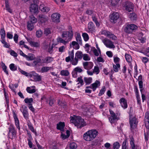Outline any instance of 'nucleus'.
Here are the masks:
<instances>
[{"instance_id": "nucleus-1", "label": "nucleus", "mask_w": 149, "mask_h": 149, "mask_svg": "<svg viewBox=\"0 0 149 149\" xmlns=\"http://www.w3.org/2000/svg\"><path fill=\"white\" fill-rule=\"evenodd\" d=\"M70 118L71 122L73 123L78 128L81 129L86 125L84 119H82L80 116H78L75 118L70 116Z\"/></svg>"}, {"instance_id": "nucleus-2", "label": "nucleus", "mask_w": 149, "mask_h": 149, "mask_svg": "<svg viewBox=\"0 0 149 149\" xmlns=\"http://www.w3.org/2000/svg\"><path fill=\"white\" fill-rule=\"evenodd\" d=\"M98 132L95 130H90L83 135V138L87 141H90L94 139L98 135Z\"/></svg>"}, {"instance_id": "nucleus-3", "label": "nucleus", "mask_w": 149, "mask_h": 149, "mask_svg": "<svg viewBox=\"0 0 149 149\" xmlns=\"http://www.w3.org/2000/svg\"><path fill=\"white\" fill-rule=\"evenodd\" d=\"M73 35V32L72 30L70 31H63L62 32V37L67 42L70 41L72 38Z\"/></svg>"}, {"instance_id": "nucleus-4", "label": "nucleus", "mask_w": 149, "mask_h": 149, "mask_svg": "<svg viewBox=\"0 0 149 149\" xmlns=\"http://www.w3.org/2000/svg\"><path fill=\"white\" fill-rule=\"evenodd\" d=\"M123 6L124 9L129 12H132L134 10V5L129 1L124 2L123 4Z\"/></svg>"}, {"instance_id": "nucleus-5", "label": "nucleus", "mask_w": 149, "mask_h": 149, "mask_svg": "<svg viewBox=\"0 0 149 149\" xmlns=\"http://www.w3.org/2000/svg\"><path fill=\"white\" fill-rule=\"evenodd\" d=\"M8 136L9 138L12 139H15L16 137L17 132L14 125H10L8 128Z\"/></svg>"}, {"instance_id": "nucleus-6", "label": "nucleus", "mask_w": 149, "mask_h": 149, "mask_svg": "<svg viewBox=\"0 0 149 149\" xmlns=\"http://www.w3.org/2000/svg\"><path fill=\"white\" fill-rule=\"evenodd\" d=\"M137 28V26L134 24H128L125 28L124 31L127 33H130L135 31Z\"/></svg>"}, {"instance_id": "nucleus-7", "label": "nucleus", "mask_w": 149, "mask_h": 149, "mask_svg": "<svg viewBox=\"0 0 149 149\" xmlns=\"http://www.w3.org/2000/svg\"><path fill=\"white\" fill-rule=\"evenodd\" d=\"M101 33L102 34L106 36L107 37L112 39V40H116L117 38L111 32L107 30H102Z\"/></svg>"}, {"instance_id": "nucleus-8", "label": "nucleus", "mask_w": 149, "mask_h": 149, "mask_svg": "<svg viewBox=\"0 0 149 149\" xmlns=\"http://www.w3.org/2000/svg\"><path fill=\"white\" fill-rule=\"evenodd\" d=\"M132 115L130 114L129 121L130 124V126L131 130L132 131V130L136 128V118L134 117L133 118H131Z\"/></svg>"}, {"instance_id": "nucleus-9", "label": "nucleus", "mask_w": 149, "mask_h": 149, "mask_svg": "<svg viewBox=\"0 0 149 149\" xmlns=\"http://www.w3.org/2000/svg\"><path fill=\"white\" fill-rule=\"evenodd\" d=\"M110 21L113 23L116 22L117 20L119 18V15L118 13L114 12L110 16Z\"/></svg>"}, {"instance_id": "nucleus-10", "label": "nucleus", "mask_w": 149, "mask_h": 149, "mask_svg": "<svg viewBox=\"0 0 149 149\" xmlns=\"http://www.w3.org/2000/svg\"><path fill=\"white\" fill-rule=\"evenodd\" d=\"M60 14L58 13H53L51 15L52 21L56 23L60 22Z\"/></svg>"}, {"instance_id": "nucleus-11", "label": "nucleus", "mask_w": 149, "mask_h": 149, "mask_svg": "<svg viewBox=\"0 0 149 149\" xmlns=\"http://www.w3.org/2000/svg\"><path fill=\"white\" fill-rule=\"evenodd\" d=\"M103 41L104 45L107 47L114 48L115 47L113 42L107 39H104Z\"/></svg>"}, {"instance_id": "nucleus-12", "label": "nucleus", "mask_w": 149, "mask_h": 149, "mask_svg": "<svg viewBox=\"0 0 149 149\" xmlns=\"http://www.w3.org/2000/svg\"><path fill=\"white\" fill-rule=\"evenodd\" d=\"M109 111L111 116L109 117V120L111 123H114L115 120L118 119V117L113 111L110 109Z\"/></svg>"}, {"instance_id": "nucleus-13", "label": "nucleus", "mask_w": 149, "mask_h": 149, "mask_svg": "<svg viewBox=\"0 0 149 149\" xmlns=\"http://www.w3.org/2000/svg\"><path fill=\"white\" fill-rule=\"evenodd\" d=\"M38 6L35 4H31L30 7V11L35 13H38Z\"/></svg>"}, {"instance_id": "nucleus-14", "label": "nucleus", "mask_w": 149, "mask_h": 149, "mask_svg": "<svg viewBox=\"0 0 149 149\" xmlns=\"http://www.w3.org/2000/svg\"><path fill=\"white\" fill-rule=\"evenodd\" d=\"M38 17L40 22L41 23H45L48 20V17L47 16L44 15H39Z\"/></svg>"}, {"instance_id": "nucleus-15", "label": "nucleus", "mask_w": 149, "mask_h": 149, "mask_svg": "<svg viewBox=\"0 0 149 149\" xmlns=\"http://www.w3.org/2000/svg\"><path fill=\"white\" fill-rule=\"evenodd\" d=\"M88 28L89 32L91 33H93L95 31V25L92 22H90L89 23Z\"/></svg>"}, {"instance_id": "nucleus-16", "label": "nucleus", "mask_w": 149, "mask_h": 149, "mask_svg": "<svg viewBox=\"0 0 149 149\" xmlns=\"http://www.w3.org/2000/svg\"><path fill=\"white\" fill-rule=\"evenodd\" d=\"M13 113L16 127L19 130H20V127L19 126V121L17 117L16 114L14 111H13Z\"/></svg>"}, {"instance_id": "nucleus-17", "label": "nucleus", "mask_w": 149, "mask_h": 149, "mask_svg": "<svg viewBox=\"0 0 149 149\" xmlns=\"http://www.w3.org/2000/svg\"><path fill=\"white\" fill-rule=\"evenodd\" d=\"M119 102L121 105L122 107L124 109H126L127 107V100L124 98H121Z\"/></svg>"}, {"instance_id": "nucleus-18", "label": "nucleus", "mask_w": 149, "mask_h": 149, "mask_svg": "<svg viewBox=\"0 0 149 149\" xmlns=\"http://www.w3.org/2000/svg\"><path fill=\"white\" fill-rule=\"evenodd\" d=\"M65 126V124L64 122H60L57 124V129L61 131H64V128Z\"/></svg>"}, {"instance_id": "nucleus-19", "label": "nucleus", "mask_w": 149, "mask_h": 149, "mask_svg": "<svg viewBox=\"0 0 149 149\" xmlns=\"http://www.w3.org/2000/svg\"><path fill=\"white\" fill-rule=\"evenodd\" d=\"M128 16L129 18L132 21L135 20L137 18V15L134 12L129 13Z\"/></svg>"}, {"instance_id": "nucleus-20", "label": "nucleus", "mask_w": 149, "mask_h": 149, "mask_svg": "<svg viewBox=\"0 0 149 149\" xmlns=\"http://www.w3.org/2000/svg\"><path fill=\"white\" fill-rule=\"evenodd\" d=\"M33 75V79L35 81H39L41 80V77L40 75L36 73L35 72Z\"/></svg>"}, {"instance_id": "nucleus-21", "label": "nucleus", "mask_w": 149, "mask_h": 149, "mask_svg": "<svg viewBox=\"0 0 149 149\" xmlns=\"http://www.w3.org/2000/svg\"><path fill=\"white\" fill-rule=\"evenodd\" d=\"M39 9L43 12H48L50 10L49 8L44 5H40L39 8Z\"/></svg>"}, {"instance_id": "nucleus-22", "label": "nucleus", "mask_w": 149, "mask_h": 149, "mask_svg": "<svg viewBox=\"0 0 149 149\" xmlns=\"http://www.w3.org/2000/svg\"><path fill=\"white\" fill-rule=\"evenodd\" d=\"M76 39L77 42L79 43L81 45H82V40L79 33L77 34V36L76 37Z\"/></svg>"}, {"instance_id": "nucleus-23", "label": "nucleus", "mask_w": 149, "mask_h": 149, "mask_svg": "<svg viewBox=\"0 0 149 149\" xmlns=\"http://www.w3.org/2000/svg\"><path fill=\"white\" fill-rule=\"evenodd\" d=\"M142 77L141 75H140L138 77V80L139 81V84L140 88H143V82L142 81Z\"/></svg>"}, {"instance_id": "nucleus-24", "label": "nucleus", "mask_w": 149, "mask_h": 149, "mask_svg": "<svg viewBox=\"0 0 149 149\" xmlns=\"http://www.w3.org/2000/svg\"><path fill=\"white\" fill-rule=\"evenodd\" d=\"M53 60V58L52 57L48 56L45 58L43 63H49Z\"/></svg>"}, {"instance_id": "nucleus-25", "label": "nucleus", "mask_w": 149, "mask_h": 149, "mask_svg": "<svg viewBox=\"0 0 149 149\" xmlns=\"http://www.w3.org/2000/svg\"><path fill=\"white\" fill-rule=\"evenodd\" d=\"M25 57L28 61L33 60L35 58L34 55L32 54H29L28 55H27V56H26Z\"/></svg>"}, {"instance_id": "nucleus-26", "label": "nucleus", "mask_w": 149, "mask_h": 149, "mask_svg": "<svg viewBox=\"0 0 149 149\" xmlns=\"http://www.w3.org/2000/svg\"><path fill=\"white\" fill-rule=\"evenodd\" d=\"M83 57V54L81 52L78 51L75 54V57L78 59H81Z\"/></svg>"}, {"instance_id": "nucleus-27", "label": "nucleus", "mask_w": 149, "mask_h": 149, "mask_svg": "<svg viewBox=\"0 0 149 149\" xmlns=\"http://www.w3.org/2000/svg\"><path fill=\"white\" fill-rule=\"evenodd\" d=\"M113 149H118L120 147V145L118 142L116 141L113 143Z\"/></svg>"}, {"instance_id": "nucleus-28", "label": "nucleus", "mask_w": 149, "mask_h": 149, "mask_svg": "<svg viewBox=\"0 0 149 149\" xmlns=\"http://www.w3.org/2000/svg\"><path fill=\"white\" fill-rule=\"evenodd\" d=\"M125 57L126 61L128 63H131L132 59L131 56L129 54H125Z\"/></svg>"}, {"instance_id": "nucleus-29", "label": "nucleus", "mask_w": 149, "mask_h": 149, "mask_svg": "<svg viewBox=\"0 0 149 149\" xmlns=\"http://www.w3.org/2000/svg\"><path fill=\"white\" fill-rule=\"evenodd\" d=\"M84 80L86 85L89 84L92 82V78L91 77L88 78L85 77Z\"/></svg>"}, {"instance_id": "nucleus-30", "label": "nucleus", "mask_w": 149, "mask_h": 149, "mask_svg": "<svg viewBox=\"0 0 149 149\" xmlns=\"http://www.w3.org/2000/svg\"><path fill=\"white\" fill-rule=\"evenodd\" d=\"M33 23L28 22L27 23V29L29 31H31L34 28Z\"/></svg>"}, {"instance_id": "nucleus-31", "label": "nucleus", "mask_w": 149, "mask_h": 149, "mask_svg": "<svg viewBox=\"0 0 149 149\" xmlns=\"http://www.w3.org/2000/svg\"><path fill=\"white\" fill-rule=\"evenodd\" d=\"M120 65L119 63H117L116 65H113V70L116 72H117L118 71V68H120Z\"/></svg>"}, {"instance_id": "nucleus-32", "label": "nucleus", "mask_w": 149, "mask_h": 149, "mask_svg": "<svg viewBox=\"0 0 149 149\" xmlns=\"http://www.w3.org/2000/svg\"><path fill=\"white\" fill-rule=\"evenodd\" d=\"M72 45L73 46H75V48L76 49H77L79 48V45L80 44L76 41H72Z\"/></svg>"}, {"instance_id": "nucleus-33", "label": "nucleus", "mask_w": 149, "mask_h": 149, "mask_svg": "<svg viewBox=\"0 0 149 149\" xmlns=\"http://www.w3.org/2000/svg\"><path fill=\"white\" fill-rule=\"evenodd\" d=\"M10 70L12 71H15L17 70V67L13 63H11L9 65Z\"/></svg>"}, {"instance_id": "nucleus-34", "label": "nucleus", "mask_w": 149, "mask_h": 149, "mask_svg": "<svg viewBox=\"0 0 149 149\" xmlns=\"http://www.w3.org/2000/svg\"><path fill=\"white\" fill-rule=\"evenodd\" d=\"M30 22L32 23H35L37 22V19L33 15H31L30 16Z\"/></svg>"}, {"instance_id": "nucleus-35", "label": "nucleus", "mask_w": 149, "mask_h": 149, "mask_svg": "<svg viewBox=\"0 0 149 149\" xmlns=\"http://www.w3.org/2000/svg\"><path fill=\"white\" fill-rule=\"evenodd\" d=\"M1 42L2 44H4V47L6 48H8L10 45L6 42L5 38L1 39Z\"/></svg>"}, {"instance_id": "nucleus-36", "label": "nucleus", "mask_w": 149, "mask_h": 149, "mask_svg": "<svg viewBox=\"0 0 149 149\" xmlns=\"http://www.w3.org/2000/svg\"><path fill=\"white\" fill-rule=\"evenodd\" d=\"M120 0H110L111 5L113 6H115L117 5Z\"/></svg>"}, {"instance_id": "nucleus-37", "label": "nucleus", "mask_w": 149, "mask_h": 149, "mask_svg": "<svg viewBox=\"0 0 149 149\" xmlns=\"http://www.w3.org/2000/svg\"><path fill=\"white\" fill-rule=\"evenodd\" d=\"M1 39L5 38L6 36L5 32L4 29H1L0 31Z\"/></svg>"}, {"instance_id": "nucleus-38", "label": "nucleus", "mask_w": 149, "mask_h": 149, "mask_svg": "<svg viewBox=\"0 0 149 149\" xmlns=\"http://www.w3.org/2000/svg\"><path fill=\"white\" fill-rule=\"evenodd\" d=\"M92 20L95 23L96 26L97 27H99L100 24L98 21L97 18L95 16L92 17Z\"/></svg>"}, {"instance_id": "nucleus-39", "label": "nucleus", "mask_w": 149, "mask_h": 149, "mask_svg": "<svg viewBox=\"0 0 149 149\" xmlns=\"http://www.w3.org/2000/svg\"><path fill=\"white\" fill-rule=\"evenodd\" d=\"M82 36L85 41H87L89 40V36L86 33H83L82 34Z\"/></svg>"}, {"instance_id": "nucleus-40", "label": "nucleus", "mask_w": 149, "mask_h": 149, "mask_svg": "<svg viewBox=\"0 0 149 149\" xmlns=\"http://www.w3.org/2000/svg\"><path fill=\"white\" fill-rule=\"evenodd\" d=\"M50 70V67H43L41 68V71L43 73L47 72Z\"/></svg>"}, {"instance_id": "nucleus-41", "label": "nucleus", "mask_w": 149, "mask_h": 149, "mask_svg": "<svg viewBox=\"0 0 149 149\" xmlns=\"http://www.w3.org/2000/svg\"><path fill=\"white\" fill-rule=\"evenodd\" d=\"M98 85H100V82L97 80H96L94 83L91 84L92 87L95 88H97Z\"/></svg>"}, {"instance_id": "nucleus-42", "label": "nucleus", "mask_w": 149, "mask_h": 149, "mask_svg": "<svg viewBox=\"0 0 149 149\" xmlns=\"http://www.w3.org/2000/svg\"><path fill=\"white\" fill-rule=\"evenodd\" d=\"M57 40L58 42L64 44L65 45L66 43L68 42H67V40L65 41V40L63 39L62 38L60 37L58 38L57 39Z\"/></svg>"}, {"instance_id": "nucleus-43", "label": "nucleus", "mask_w": 149, "mask_h": 149, "mask_svg": "<svg viewBox=\"0 0 149 149\" xmlns=\"http://www.w3.org/2000/svg\"><path fill=\"white\" fill-rule=\"evenodd\" d=\"M26 91L29 93H34L36 92V90L34 89H31L30 87H28L26 88Z\"/></svg>"}, {"instance_id": "nucleus-44", "label": "nucleus", "mask_w": 149, "mask_h": 149, "mask_svg": "<svg viewBox=\"0 0 149 149\" xmlns=\"http://www.w3.org/2000/svg\"><path fill=\"white\" fill-rule=\"evenodd\" d=\"M77 147V145L74 142H72L70 144V148L71 149H76Z\"/></svg>"}, {"instance_id": "nucleus-45", "label": "nucleus", "mask_w": 149, "mask_h": 149, "mask_svg": "<svg viewBox=\"0 0 149 149\" xmlns=\"http://www.w3.org/2000/svg\"><path fill=\"white\" fill-rule=\"evenodd\" d=\"M30 43L31 46L34 47H39L40 45L39 43L38 42L30 41Z\"/></svg>"}, {"instance_id": "nucleus-46", "label": "nucleus", "mask_w": 149, "mask_h": 149, "mask_svg": "<svg viewBox=\"0 0 149 149\" xmlns=\"http://www.w3.org/2000/svg\"><path fill=\"white\" fill-rule=\"evenodd\" d=\"M82 77H81L78 78L77 81V82H79L77 83V84L80 83L81 86L83 85L84 84L83 80L82 79Z\"/></svg>"}, {"instance_id": "nucleus-47", "label": "nucleus", "mask_w": 149, "mask_h": 149, "mask_svg": "<svg viewBox=\"0 0 149 149\" xmlns=\"http://www.w3.org/2000/svg\"><path fill=\"white\" fill-rule=\"evenodd\" d=\"M61 74L62 75L68 76L69 74V73L68 70H62L61 72Z\"/></svg>"}, {"instance_id": "nucleus-48", "label": "nucleus", "mask_w": 149, "mask_h": 149, "mask_svg": "<svg viewBox=\"0 0 149 149\" xmlns=\"http://www.w3.org/2000/svg\"><path fill=\"white\" fill-rule=\"evenodd\" d=\"M24 101L26 103H31L33 102V100L32 98H26L24 99Z\"/></svg>"}, {"instance_id": "nucleus-49", "label": "nucleus", "mask_w": 149, "mask_h": 149, "mask_svg": "<svg viewBox=\"0 0 149 149\" xmlns=\"http://www.w3.org/2000/svg\"><path fill=\"white\" fill-rule=\"evenodd\" d=\"M106 91V88L105 86H104L100 90V93L98 94V96H101L103 94H104Z\"/></svg>"}, {"instance_id": "nucleus-50", "label": "nucleus", "mask_w": 149, "mask_h": 149, "mask_svg": "<svg viewBox=\"0 0 149 149\" xmlns=\"http://www.w3.org/2000/svg\"><path fill=\"white\" fill-rule=\"evenodd\" d=\"M28 126L29 127V129L33 133H34L35 135H36V132L34 130V128L33 126L31 125L28 124Z\"/></svg>"}, {"instance_id": "nucleus-51", "label": "nucleus", "mask_w": 149, "mask_h": 149, "mask_svg": "<svg viewBox=\"0 0 149 149\" xmlns=\"http://www.w3.org/2000/svg\"><path fill=\"white\" fill-rule=\"evenodd\" d=\"M78 60L76 57H75L74 59H72L71 61L72 64L73 65H77L78 63Z\"/></svg>"}, {"instance_id": "nucleus-52", "label": "nucleus", "mask_w": 149, "mask_h": 149, "mask_svg": "<svg viewBox=\"0 0 149 149\" xmlns=\"http://www.w3.org/2000/svg\"><path fill=\"white\" fill-rule=\"evenodd\" d=\"M127 139H125L123 141L122 145V149H126Z\"/></svg>"}, {"instance_id": "nucleus-53", "label": "nucleus", "mask_w": 149, "mask_h": 149, "mask_svg": "<svg viewBox=\"0 0 149 149\" xmlns=\"http://www.w3.org/2000/svg\"><path fill=\"white\" fill-rule=\"evenodd\" d=\"M44 33L46 36H47L51 33V31L49 28H46L45 29Z\"/></svg>"}, {"instance_id": "nucleus-54", "label": "nucleus", "mask_w": 149, "mask_h": 149, "mask_svg": "<svg viewBox=\"0 0 149 149\" xmlns=\"http://www.w3.org/2000/svg\"><path fill=\"white\" fill-rule=\"evenodd\" d=\"M42 32L40 30L37 31L36 32V35L37 37L39 38L41 36Z\"/></svg>"}, {"instance_id": "nucleus-55", "label": "nucleus", "mask_w": 149, "mask_h": 149, "mask_svg": "<svg viewBox=\"0 0 149 149\" xmlns=\"http://www.w3.org/2000/svg\"><path fill=\"white\" fill-rule=\"evenodd\" d=\"M18 70L22 74L26 77L28 76V73L22 70L20 68H18Z\"/></svg>"}, {"instance_id": "nucleus-56", "label": "nucleus", "mask_w": 149, "mask_h": 149, "mask_svg": "<svg viewBox=\"0 0 149 149\" xmlns=\"http://www.w3.org/2000/svg\"><path fill=\"white\" fill-rule=\"evenodd\" d=\"M83 59L85 61H89L90 58L89 57L87 54H84L83 55Z\"/></svg>"}, {"instance_id": "nucleus-57", "label": "nucleus", "mask_w": 149, "mask_h": 149, "mask_svg": "<svg viewBox=\"0 0 149 149\" xmlns=\"http://www.w3.org/2000/svg\"><path fill=\"white\" fill-rule=\"evenodd\" d=\"M88 62H84L83 63V65L84 69L88 70Z\"/></svg>"}, {"instance_id": "nucleus-58", "label": "nucleus", "mask_w": 149, "mask_h": 149, "mask_svg": "<svg viewBox=\"0 0 149 149\" xmlns=\"http://www.w3.org/2000/svg\"><path fill=\"white\" fill-rule=\"evenodd\" d=\"M41 62V59L40 57H38V58L33 62V63L35 65H36L37 63Z\"/></svg>"}, {"instance_id": "nucleus-59", "label": "nucleus", "mask_w": 149, "mask_h": 149, "mask_svg": "<svg viewBox=\"0 0 149 149\" xmlns=\"http://www.w3.org/2000/svg\"><path fill=\"white\" fill-rule=\"evenodd\" d=\"M74 70V71H75L76 72H78L79 73L83 71L81 68L78 67L75 68Z\"/></svg>"}, {"instance_id": "nucleus-60", "label": "nucleus", "mask_w": 149, "mask_h": 149, "mask_svg": "<svg viewBox=\"0 0 149 149\" xmlns=\"http://www.w3.org/2000/svg\"><path fill=\"white\" fill-rule=\"evenodd\" d=\"M65 47L64 46H62L59 48V52L62 53L64 51Z\"/></svg>"}, {"instance_id": "nucleus-61", "label": "nucleus", "mask_w": 149, "mask_h": 149, "mask_svg": "<svg viewBox=\"0 0 149 149\" xmlns=\"http://www.w3.org/2000/svg\"><path fill=\"white\" fill-rule=\"evenodd\" d=\"M10 54L11 55L15 57H16L17 56V54L13 50L10 51Z\"/></svg>"}, {"instance_id": "nucleus-62", "label": "nucleus", "mask_w": 149, "mask_h": 149, "mask_svg": "<svg viewBox=\"0 0 149 149\" xmlns=\"http://www.w3.org/2000/svg\"><path fill=\"white\" fill-rule=\"evenodd\" d=\"M23 115L24 117L25 118H27L28 117V113L27 112L25 111L24 110L22 112Z\"/></svg>"}, {"instance_id": "nucleus-63", "label": "nucleus", "mask_w": 149, "mask_h": 149, "mask_svg": "<svg viewBox=\"0 0 149 149\" xmlns=\"http://www.w3.org/2000/svg\"><path fill=\"white\" fill-rule=\"evenodd\" d=\"M143 53L144 55L149 57V47L144 51Z\"/></svg>"}, {"instance_id": "nucleus-64", "label": "nucleus", "mask_w": 149, "mask_h": 149, "mask_svg": "<svg viewBox=\"0 0 149 149\" xmlns=\"http://www.w3.org/2000/svg\"><path fill=\"white\" fill-rule=\"evenodd\" d=\"M149 120V111H147L145 114V120Z\"/></svg>"}]
</instances>
